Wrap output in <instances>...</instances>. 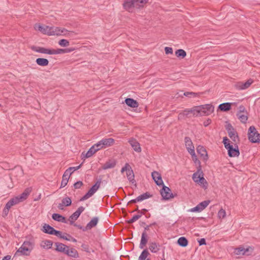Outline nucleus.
Returning <instances> with one entry per match:
<instances>
[{
    "label": "nucleus",
    "mask_w": 260,
    "mask_h": 260,
    "mask_svg": "<svg viewBox=\"0 0 260 260\" xmlns=\"http://www.w3.org/2000/svg\"><path fill=\"white\" fill-rule=\"evenodd\" d=\"M135 0H124L123 3V8L125 10L131 12V10L135 8Z\"/></svg>",
    "instance_id": "16"
},
{
    "label": "nucleus",
    "mask_w": 260,
    "mask_h": 260,
    "mask_svg": "<svg viewBox=\"0 0 260 260\" xmlns=\"http://www.w3.org/2000/svg\"><path fill=\"white\" fill-rule=\"evenodd\" d=\"M34 248V243L30 241H24L22 245L16 251L14 254V256L18 255V253H20L22 255L28 256L30 254V252Z\"/></svg>",
    "instance_id": "3"
},
{
    "label": "nucleus",
    "mask_w": 260,
    "mask_h": 260,
    "mask_svg": "<svg viewBox=\"0 0 260 260\" xmlns=\"http://www.w3.org/2000/svg\"><path fill=\"white\" fill-rule=\"evenodd\" d=\"M55 245L56 248L55 250L57 252H60L66 254L67 250L69 248V246L59 242H55Z\"/></svg>",
    "instance_id": "17"
},
{
    "label": "nucleus",
    "mask_w": 260,
    "mask_h": 260,
    "mask_svg": "<svg viewBox=\"0 0 260 260\" xmlns=\"http://www.w3.org/2000/svg\"><path fill=\"white\" fill-rule=\"evenodd\" d=\"M43 242L45 244V245L43 246L44 248H45V246H46V247H47V248H48V249L51 248L52 244H53V242L52 241L47 240L43 241Z\"/></svg>",
    "instance_id": "50"
},
{
    "label": "nucleus",
    "mask_w": 260,
    "mask_h": 260,
    "mask_svg": "<svg viewBox=\"0 0 260 260\" xmlns=\"http://www.w3.org/2000/svg\"><path fill=\"white\" fill-rule=\"evenodd\" d=\"M175 55L180 58H184L186 56V52L182 49H179L175 51Z\"/></svg>",
    "instance_id": "40"
},
{
    "label": "nucleus",
    "mask_w": 260,
    "mask_h": 260,
    "mask_svg": "<svg viewBox=\"0 0 260 260\" xmlns=\"http://www.w3.org/2000/svg\"><path fill=\"white\" fill-rule=\"evenodd\" d=\"M61 27L51 26L49 30V36L60 35Z\"/></svg>",
    "instance_id": "31"
},
{
    "label": "nucleus",
    "mask_w": 260,
    "mask_h": 260,
    "mask_svg": "<svg viewBox=\"0 0 260 260\" xmlns=\"http://www.w3.org/2000/svg\"><path fill=\"white\" fill-rule=\"evenodd\" d=\"M201 93H196L193 92H185L183 95L185 96L191 97V96H196L199 95Z\"/></svg>",
    "instance_id": "51"
},
{
    "label": "nucleus",
    "mask_w": 260,
    "mask_h": 260,
    "mask_svg": "<svg viewBox=\"0 0 260 260\" xmlns=\"http://www.w3.org/2000/svg\"><path fill=\"white\" fill-rule=\"evenodd\" d=\"M42 231L45 234L53 235L56 236H59L61 232L54 229L48 224L45 223L43 226Z\"/></svg>",
    "instance_id": "9"
},
{
    "label": "nucleus",
    "mask_w": 260,
    "mask_h": 260,
    "mask_svg": "<svg viewBox=\"0 0 260 260\" xmlns=\"http://www.w3.org/2000/svg\"><path fill=\"white\" fill-rule=\"evenodd\" d=\"M58 44L62 47H67L69 45V42L66 39H61L58 42Z\"/></svg>",
    "instance_id": "49"
},
{
    "label": "nucleus",
    "mask_w": 260,
    "mask_h": 260,
    "mask_svg": "<svg viewBox=\"0 0 260 260\" xmlns=\"http://www.w3.org/2000/svg\"><path fill=\"white\" fill-rule=\"evenodd\" d=\"M212 122V120L210 118H208L207 120H206L204 123H203V125H204V126L205 127H207V126H208L210 124H211Z\"/></svg>",
    "instance_id": "63"
},
{
    "label": "nucleus",
    "mask_w": 260,
    "mask_h": 260,
    "mask_svg": "<svg viewBox=\"0 0 260 260\" xmlns=\"http://www.w3.org/2000/svg\"><path fill=\"white\" fill-rule=\"evenodd\" d=\"M37 64L40 66L45 67L49 64V60L44 58H38L36 60Z\"/></svg>",
    "instance_id": "33"
},
{
    "label": "nucleus",
    "mask_w": 260,
    "mask_h": 260,
    "mask_svg": "<svg viewBox=\"0 0 260 260\" xmlns=\"http://www.w3.org/2000/svg\"><path fill=\"white\" fill-rule=\"evenodd\" d=\"M235 103H224L220 104L217 108V111L228 112L232 109V106L235 105Z\"/></svg>",
    "instance_id": "14"
},
{
    "label": "nucleus",
    "mask_w": 260,
    "mask_h": 260,
    "mask_svg": "<svg viewBox=\"0 0 260 260\" xmlns=\"http://www.w3.org/2000/svg\"><path fill=\"white\" fill-rule=\"evenodd\" d=\"M150 254L147 248L144 249L139 257V260H146L147 257Z\"/></svg>",
    "instance_id": "42"
},
{
    "label": "nucleus",
    "mask_w": 260,
    "mask_h": 260,
    "mask_svg": "<svg viewBox=\"0 0 260 260\" xmlns=\"http://www.w3.org/2000/svg\"><path fill=\"white\" fill-rule=\"evenodd\" d=\"M197 151L198 154L200 155L201 157H203V159L204 161H206L208 159L209 157L207 150L204 146L199 145L197 147Z\"/></svg>",
    "instance_id": "15"
},
{
    "label": "nucleus",
    "mask_w": 260,
    "mask_h": 260,
    "mask_svg": "<svg viewBox=\"0 0 260 260\" xmlns=\"http://www.w3.org/2000/svg\"><path fill=\"white\" fill-rule=\"evenodd\" d=\"M226 130L228 132V135L235 143H239L240 142V138L236 130L234 128L232 125L226 122L225 125Z\"/></svg>",
    "instance_id": "6"
},
{
    "label": "nucleus",
    "mask_w": 260,
    "mask_h": 260,
    "mask_svg": "<svg viewBox=\"0 0 260 260\" xmlns=\"http://www.w3.org/2000/svg\"><path fill=\"white\" fill-rule=\"evenodd\" d=\"M52 218L54 220L56 221L61 222L65 223L68 222V220L66 218L58 213H53L52 215Z\"/></svg>",
    "instance_id": "24"
},
{
    "label": "nucleus",
    "mask_w": 260,
    "mask_h": 260,
    "mask_svg": "<svg viewBox=\"0 0 260 260\" xmlns=\"http://www.w3.org/2000/svg\"><path fill=\"white\" fill-rule=\"evenodd\" d=\"M242 112H245L246 114L247 113L245 107L243 105H240L239 107V111L237 113H241Z\"/></svg>",
    "instance_id": "59"
},
{
    "label": "nucleus",
    "mask_w": 260,
    "mask_h": 260,
    "mask_svg": "<svg viewBox=\"0 0 260 260\" xmlns=\"http://www.w3.org/2000/svg\"><path fill=\"white\" fill-rule=\"evenodd\" d=\"M31 49L35 51H36L41 53H45L46 48L42 47H36L33 46L31 47Z\"/></svg>",
    "instance_id": "46"
},
{
    "label": "nucleus",
    "mask_w": 260,
    "mask_h": 260,
    "mask_svg": "<svg viewBox=\"0 0 260 260\" xmlns=\"http://www.w3.org/2000/svg\"><path fill=\"white\" fill-rule=\"evenodd\" d=\"M99 220L98 217H93L91 220L87 224L86 226H85V230H91L92 228L96 226Z\"/></svg>",
    "instance_id": "20"
},
{
    "label": "nucleus",
    "mask_w": 260,
    "mask_h": 260,
    "mask_svg": "<svg viewBox=\"0 0 260 260\" xmlns=\"http://www.w3.org/2000/svg\"><path fill=\"white\" fill-rule=\"evenodd\" d=\"M198 242H199L200 246L206 245V241L205 238H201L198 240Z\"/></svg>",
    "instance_id": "62"
},
{
    "label": "nucleus",
    "mask_w": 260,
    "mask_h": 260,
    "mask_svg": "<svg viewBox=\"0 0 260 260\" xmlns=\"http://www.w3.org/2000/svg\"><path fill=\"white\" fill-rule=\"evenodd\" d=\"M131 167L130 166V165L128 163H126L125 164V166L121 169V172L122 173L125 171H126V172H127V171H128L129 169H131Z\"/></svg>",
    "instance_id": "56"
},
{
    "label": "nucleus",
    "mask_w": 260,
    "mask_h": 260,
    "mask_svg": "<svg viewBox=\"0 0 260 260\" xmlns=\"http://www.w3.org/2000/svg\"><path fill=\"white\" fill-rule=\"evenodd\" d=\"M238 118L240 119L241 122L243 123H246L248 120V116L246 115L241 114V113H237Z\"/></svg>",
    "instance_id": "44"
},
{
    "label": "nucleus",
    "mask_w": 260,
    "mask_h": 260,
    "mask_svg": "<svg viewBox=\"0 0 260 260\" xmlns=\"http://www.w3.org/2000/svg\"><path fill=\"white\" fill-rule=\"evenodd\" d=\"M177 244L181 247H185L187 246L188 241L185 237H181L178 239Z\"/></svg>",
    "instance_id": "38"
},
{
    "label": "nucleus",
    "mask_w": 260,
    "mask_h": 260,
    "mask_svg": "<svg viewBox=\"0 0 260 260\" xmlns=\"http://www.w3.org/2000/svg\"><path fill=\"white\" fill-rule=\"evenodd\" d=\"M126 176H127V179L129 180V181L130 182H131L132 184H134L136 186V185H137L136 182L134 179L135 175H134L133 170L132 169V167L131 168V169H129L128 171H127Z\"/></svg>",
    "instance_id": "27"
},
{
    "label": "nucleus",
    "mask_w": 260,
    "mask_h": 260,
    "mask_svg": "<svg viewBox=\"0 0 260 260\" xmlns=\"http://www.w3.org/2000/svg\"><path fill=\"white\" fill-rule=\"evenodd\" d=\"M99 150V148H95L94 146H92L87 151V152L84 155L83 158H87L91 157L93 154H94L96 152Z\"/></svg>",
    "instance_id": "32"
},
{
    "label": "nucleus",
    "mask_w": 260,
    "mask_h": 260,
    "mask_svg": "<svg viewBox=\"0 0 260 260\" xmlns=\"http://www.w3.org/2000/svg\"><path fill=\"white\" fill-rule=\"evenodd\" d=\"M74 48H64V49H55V54H61V53H69L71 52H72L75 50Z\"/></svg>",
    "instance_id": "36"
},
{
    "label": "nucleus",
    "mask_w": 260,
    "mask_h": 260,
    "mask_svg": "<svg viewBox=\"0 0 260 260\" xmlns=\"http://www.w3.org/2000/svg\"><path fill=\"white\" fill-rule=\"evenodd\" d=\"M152 197V194H150L149 192H146L140 196H138V200L139 202L147 199Z\"/></svg>",
    "instance_id": "41"
},
{
    "label": "nucleus",
    "mask_w": 260,
    "mask_h": 260,
    "mask_svg": "<svg viewBox=\"0 0 260 260\" xmlns=\"http://www.w3.org/2000/svg\"><path fill=\"white\" fill-rule=\"evenodd\" d=\"M85 208L83 206L79 207L78 209L73 213L69 217V221L70 224H73V221L76 220L80 216V214L83 212Z\"/></svg>",
    "instance_id": "12"
},
{
    "label": "nucleus",
    "mask_w": 260,
    "mask_h": 260,
    "mask_svg": "<svg viewBox=\"0 0 260 260\" xmlns=\"http://www.w3.org/2000/svg\"><path fill=\"white\" fill-rule=\"evenodd\" d=\"M222 143L228 150V154L230 157H237L240 155V151L237 143L234 144V147L227 137L223 138Z\"/></svg>",
    "instance_id": "2"
},
{
    "label": "nucleus",
    "mask_w": 260,
    "mask_h": 260,
    "mask_svg": "<svg viewBox=\"0 0 260 260\" xmlns=\"http://www.w3.org/2000/svg\"><path fill=\"white\" fill-rule=\"evenodd\" d=\"M129 143L133 148V149L137 152H141V148L139 143L134 138H131L128 141Z\"/></svg>",
    "instance_id": "19"
},
{
    "label": "nucleus",
    "mask_w": 260,
    "mask_h": 260,
    "mask_svg": "<svg viewBox=\"0 0 260 260\" xmlns=\"http://www.w3.org/2000/svg\"><path fill=\"white\" fill-rule=\"evenodd\" d=\"M116 165V160L109 159L103 165L102 169L103 170H107L108 169L113 168L115 167Z\"/></svg>",
    "instance_id": "29"
},
{
    "label": "nucleus",
    "mask_w": 260,
    "mask_h": 260,
    "mask_svg": "<svg viewBox=\"0 0 260 260\" xmlns=\"http://www.w3.org/2000/svg\"><path fill=\"white\" fill-rule=\"evenodd\" d=\"M83 185V183L81 181H78L74 184V187L75 189H79Z\"/></svg>",
    "instance_id": "55"
},
{
    "label": "nucleus",
    "mask_w": 260,
    "mask_h": 260,
    "mask_svg": "<svg viewBox=\"0 0 260 260\" xmlns=\"http://www.w3.org/2000/svg\"><path fill=\"white\" fill-rule=\"evenodd\" d=\"M151 176L152 179L157 185L159 186L164 185V183L163 182L161 174L159 172L157 171H153L151 173Z\"/></svg>",
    "instance_id": "13"
},
{
    "label": "nucleus",
    "mask_w": 260,
    "mask_h": 260,
    "mask_svg": "<svg viewBox=\"0 0 260 260\" xmlns=\"http://www.w3.org/2000/svg\"><path fill=\"white\" fill-rule=\"evenodd\" d=\"M135 8L141 9L144 8V5L148 3V0H135Z\"/></svg>",
    "instance_id": "35"
},
{
    "label": "nucleus",
    "mask_w": 260,
    "mask_h": 260,
    "mask_svg": "<svg viewBox=\"0 0 260 260\" xmlns=\"http://www.w3.org/2000/svg\"><path fill=\"white\" fill-rule=\"evenodd\" d=\"M193 180L200 185H202V187L204 189L208 188V184L206 180L204 178V173L201 170L199 173L198 171L192 175Z\"/></svg>",
    "instance_id": "4"
},
{
    "label": "nucleus",
    "mask_w": 260,
    "mask_h": 260,
    "mask_svg": "<svg viewBox=\"0 0 260 260\" xmlns=\"http://www.w3.org/2000/svg\"><path fill=\"white\" fill-rule=\"evenodd\" d=\"M248 138L253 143H260V134L257 132L254 126H250L248 129Z\"/></svg>",
    "instance_id": "5"
},
{
    "label": "nucleus",
    "mask_w": 260,
    "mask_h": 260,
    "mask_svg": "<svg viewBox=\"0 0 260 260\" xmlns=\"http://www.w3.org/2000/svg\"><path fill=\"white\" fill-rule=\"evenodd\" d=\"M165 51L166 54H173V49L171 47H166L165 48Z\"/></svg>",
    "instance_id": "58"
},
{
    "label": "nucleus",
    "mask_w": 260,
    "mask_h": 260,
    "mask_svg": "<svg viewBox=\"0 0 260 260\" xmlns=\"http://www.w3.org/2000/svg\"><path fill=\"white\" fill-rule=\"evenodd\" d=\"M162 188L160 190V194L162 197V200H169L171 199L174 198L175 197L177 196V194L176 193L173 194L171 192V189L164 184L162 185Z\"/></svg>",
    "instance_id": "8"
},
{
    "label": "nucleus",
    "mask_w": 260,
    "mask_h": 260,
    "mask_svg": "<svg viewBox=\"0 0 260 260\" xmlns=\"http://www.w3.org/2000/svg\"><path fill=\"white\" fill-rule=\"evenodd\" d=\"M101 183V179H99L94 184H93L88 191L79 200L80 201L86 200L92 196L94 193L99 189Z\"/></svg>",
    "instance_id": "7"
},
{
    "label": "nucleus",
    "mask_w": 260,
    "mask_h": 260,
    "mask_svg": "<svg viewBox=\"0 0 260 260\" xmlns=\"http://www.w3.org/2000/svg\"><path fill=\"white\" fill-rule=\"evenodd\" d=\"M188 109H185L180 112L178 116V119L179 120H185L186 118H189L191 117L190 114H189Z\"/></svg>",
    "instance_id": "23"
},
{
    "label": "nucleus",
    "mask_w": 260,
    "mask_h": 260,
    "mask_svg": "<svg viewBox=\"0 0 260 260\" xmlns=\"http://www.w3.org/2000/svg\"><path fill=\"white\" fill-rule=\"evenodd\" d=\"M184 142L186 148H189L194 146L191 139L188 137H185Z\"/></svg>",
    "instance_id": "43"
},
{
    "label": "nucleus",
    "mask_w": 260,
    "mask_h": 260,
    "mask_svg": "<svg viewBox=\"0 0 260 260\" xmlns=\"http://www.w3.org/2000/svg\"><path fill=\"white\" fill-rule=\"evenodd\" d=\"M10 209V208H9V207H7V205L6 204V206L3 211V217H6V216H7Z\"/></svg>",
    "instance_id": "53"
},
{
    "label": "nucleus",
    "mask_w": 260,
    "mask_h": 260,
    "mask_svg": "<svg viewBox=\"0 0 260 260\" xmlns=\"http://www.w3.org/2000/svg\"><path fill=\"white\" fill-rule=\"evenodd\" d=\"M141 217V215H138V214L135 215L133 216V217L129 220H126V222L128 224L133 223L135 222L137 220H138Z\"/></svg>",
    "instance_id": "47"
},
{
    "label": "nucleus",
    "mask_w": 260,
    "mask_h": 260,
    "mask_svg": "<svg viewBox=\"0 0 260 260\" xmlns=\"http://www.w3.org/2000/svg\"><path fill=\"white\" fill-rule=\"evenodd\" d=\"M93 146H94L95 148H99V150H100L102 148H104V147H102L103 146V144H102L101 140L98 142L97 143L95 144Z\"/></svg>",
    "instance_id": "61"
},
{
    "label": "nucleus",
    "mask_w": 260,
    "mask_h": 260,
    "mask_svg": "<svg viewBox=\"0 0 260 260\" xmlns=\"http://www.w3.org/2000/svg\"><path fill=\"white\" fill-rule=\"evenodd\" d=\"M253 80L251 78L249 79L246 82H238L235 84V87L238 90H244L247 89L253 83Z\"/></svg>",
    "instance_id": "10"
},
{
    "label": "nucleus",
    "mask_w": 260,
    "mask_h": 260,
    "mask_svg": "<svg viewBox=\"0 0 260 260\" xmlns=\"http://www.w3.org/2000/svg\"><path fill=\"white\" fill-rule=\"evenodd\" d=\"M148 211V210L146 209H143L141 210L140 211H138V215H141V217L142 215H144Z\"/></svg>",
    "instance_id": "64"
},
{
    "label": "nucleus",
    "mask_w": 260,
    "mask_h": 260,
    "mask_svg": "<svg viewBox=\"0 0 260 260\" xmlns=\"http://www.w3.org/2000/svg\"><path fill=\"white\" fill-rule=\"evenodd\" d=\"M210 203V200H205L197 205L196 207L189 210V211L192 212H200L204 209H205L209 204Z\"/></svg>",
    "instance_id": "11"
},
{
    "label": "nucleus",
    "mask_w": 260,
    "mask_h": 260,
    "mask_svg": "<svg viewBox=\"0 0 260 260\" xmlns=\"http://www.w3.org/2000/svg\"><path fill=\"white\" fill-rule=\"evenodd\" d=\"M160 245L157 244L155 242H152L150 243L149 249L152 253H156L160 249Z\"/></svg>",
    "instance_id": "37"
},
{
    "label": "nucleus",
    "mask_w": 260,
    "mask_h": 260,
    "mask_svg": "<svg viewBox=\"0 0 260 260\" xmlns=\"http://www.w3.org/2000/svg\"><path fill=\"white\" fill-rule=\"evenodd\" d=\"M187 149L188 150V152L191 155V156L196 154L194 146H192V147L189 148H187Z\"/></svg>",
    "instance_id": "60"
},
{
    "label": "nucleus",
    "mask_w": 260,
    "mask_h": 260,
    "mask_svg": "<svg viewBox=\"0 0 260 260\" xmlns=\"http://www.w3.org/2000/svg\"><path fill=\"white\" fill-rule=\"evenodd\" d=\"M124 102L126 105L131 108H137L139 106L138 102L132 98H126Z\"/></svg>",
    "instance_id": "22"
},
{
    "label": "nucleus",
    "mask_w": 260,
    "mask_h": 260,
    "mask_svg": "<svg viewBox=\"0 0 260 260\" xmlns=\"http://www.w3.org/2000/svg\"><path fill=\"white\" fill-rule=\"evenodd\" d=\"M72 172L70 173V174H68V172H64V174L62 176V181L61 182V185H60V188L64 187L65 186L67 185V184L68 182L69 178H70V176L72 175Z\"/></svg>",
    "instance_id": "26"
},
{
    "label": "nucleus",
    "mask_w": 260,
    "mask_h": 260,
    "mask_svg": "<svg viewBox=\"0 0 260 260\" xmlns=\"http://www.w3.org/2000/svg\"><path fill=\"white\" fill-rule=\"evenodd\" d=\"M214 109V107L212 105L205 104L193 106L188 109V112L193 117L204 116L211 114L213 112Z\"/></svg>",
    "instance_id": "1"
},
{
    "label": "nucleus",
    "mask_w": 260,
    "mask_h": 260,
    "mask_svg": "<svg viewBox=\"0 0 260 260\" xmlns=\"http://www.w3.org/2000/svg\"><path fill=\"white\" fill-rule=\"evenodd\" d=\"M20 202L19 200L18 197H15L13 198H11L6 204L7 207H9V208H11L13 206L18 204Z\"/></svg>",
    "instance_id": "34"
},
{
    "label": "nucleus",
    "mask_w": 260,
    "mask_h": 260,
    "mask_svg": "<svg viewBox=\"0 0 260 260\" xmlns=\"http://www.w3.org/2000/svg\"><path fill=\"white\" fill-rule=\"evenodd\" d=\"M148 236L146 232H143L141 236V239L139 247L141 249H143L148 242Z\"/></svg>",
    "instance_id": "21"
},
{
    "label": "nucleus",
    "mask_w": 260,
    "mask_h": 260,
    "mask_svg": "<svg viewBox=\"0 0 260 260\" xmlns=\"http://www.w3.org/2000/svg\"><path fill=\"white\" fill-rule=\"evenodd\" d=\"M226 215V213L224 210L221 209L218 212V217L219 218H223Z\"/></svg>",
    "instance_id": "52"
},
{
    "label": "nucleus",
    "mask_w": 260,
    "mask_h": 260,
    "mask_svg": "<svg viewBox=\"0 0 260 260\" xmlns=\"http://www.w3.org/2000/svg\"><path fill=\"white\" fill-rule=\"evenodd\" d=\"M102 144H103V146L102 147L106 148L107 147H109L112 146L115 140L113 138H105L101 140Z\"/></svg>",
    "instance_id": "25"
},
{
    "label": "nucleus",
    "mask_w": 260,
    "mask_h": 260,
    "mask_svg": "<svg viewBox=\"0 0 260 260\" xmlns=\"http://www.w3.org/2000/svg\"><path fill=\"white\" fill-rule=\"evenodd\" d=\"M32 191L31 187H27L20 195L17 196L20 202L25 200Z\"/></svg>",
    "instance_id": "18"
},
{
    "label": "nucleus",
    "mask_w": 260,
    "mask_h": 260,
    "mask_svg": "<svg viewBox=\"0 0 260 260\" xmlns=\"http://www.w3.org/2000/svg\"><path fill=\"white\" fill-rule=\"evenodd\" d=\"M55 49L52 48H46L45 53L49 55L55 54Z\"/></svg>",
    "instance_id": "57"
},
{
    "label": "nucleus",
    "mask_w": 260,
    "mask_h": 260,
    "mask_svg": "<svg viewBox=\"0 0 260 260\" xmlns=\"http://www.w3.org/2000/svg\"><path fill=\"white\" fill-rule=\"evenodd\" d=\"M191 157H192V160L193 161L194 163L195 164L196 166H197L198 173H199L202 170V166L201 165V162L198 159L196 154L192 156Z\"/></svg>",
    "instance_id": "39"
},
{
    "label": "nucleus",
    "mask_w": 260,
    "mask_h": 260,
    "mask_svg": "<svg viewBox=\"0 0 260 260\" xmlns=\"http://www.w3.org/2000/svg\"><path fill=\"white\" fill-rule=\"evenodd\" d=\"M243 250H244V247H238V248H235L234 252L237 255H240V254H242V253H243Z\"/></svg>",
    "instance_id": "54"
},
{
    "label": "nucleus",
    "mask_w": 260,
    "mask_h": 260,
    "mask_svg": "<svg viewBox=\"0 0 260 260\" xmlns=\"http://www.w3.org/2000/svg\"><path fill=\"white\" fill-rule=\"evenodd\" d=\"M62 203L66 207H69L72 204V200L70 197H67L64 198H63L62 200Z\"/></svg>",
    "instance_id": "45"
},
{
    "label": "nucleus",
    "mask_w": 260,
    "mask_h": 260,
    "mask_svg": "<svg viewBox=\"0 0 260 260\" xmlns=\"http://www.w3.org/2000/svg\"><path fill=\"white\" fill-rule=\"evenodd\" d=\"M35 29L40 31L42 34L47 35L49 36V30L50 26H43L41 24H38V26L36 25Z\"/></svg>",
    "instance_id": "30"
},
{
    "label": "nucleus",
    "mask_w": 260,
    "mask_h": 260,
    "mask_svg": "<svg viewBox=\"0 0 260 260\" xmlns=\"http://www.w3.org/2000/svg\"><path fill=\"white\" fill-rule=\"evenodd\" d=\"M66 254L69 257L73 258L79 257V254L77 250L74 248H69L68 249H67Z\"/></svg>",
    "instance_id": "28"
},
{
    "label": "nucleus",
    "mask_w": 260,
    "mask_h": 260,
    "mask_svg": "<svg viewBox=\"0 0 260 260\" xmlns=\"http://www.w3.org/2000/svg\"><path fill=\"white\" fill-rule=\"evenodd\" d=\"M82 164H83V162H82L80 165H79V166H78L77 167H70L67 170H66L65 172H68V174H70V173H71V172H72V173H73L74 171L79 169L81 168Z\"/></svg>",
    "instance_id": "48"
}]
</instances>
